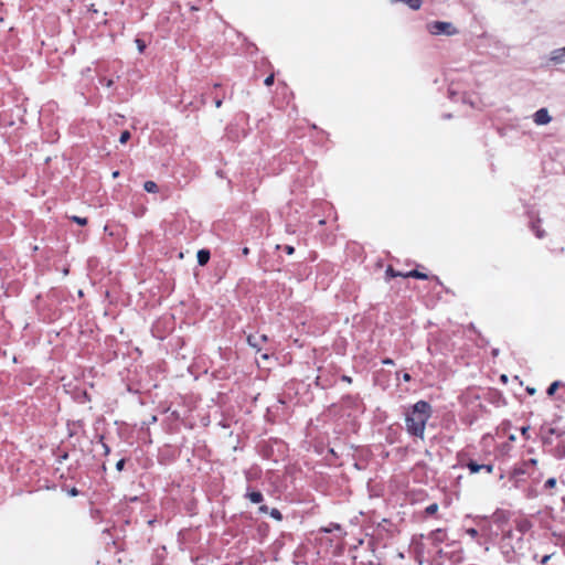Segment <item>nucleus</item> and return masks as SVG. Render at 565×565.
Listing matches in <instances>:
<instances>
[{
    "label": "nucleus",
    "instance_id": "1",
    "mask_svg": "<svg viewBox=\"0 0 565 565\" xmlns=\"http://www.w3.org/2000/svg\"><path fill=\"white\" fill-rule=\"evenodd\" d=\"M430 417V406L424 401L417 402L406 415L407 431L414 436L424 437L426 423Z\"/></svg>",
    "mask_w": 565,
    "mask_h": 565
},
{
    "label": "nucleus",
    "instance_id": "2",
    "mask_svg": "<svg viewBox=\"0 0 565 565\" xmlns=\"http://www.w3.org/2000/svg\"><path fill=\"white\" fill-rule=\"evenodd\" d=\"M427 31L431 35H455L458 33V30L454 26L451 22L446 21H433L426 24Z\"/></svg>",
    "mask_w": 565,
    "mask_h": 565
},
{
    "label": "nucleus",
    "instance_id": "3",
    "mask_svg": "<svg viewBox=\"0 0 565 565\" xmlns=\"http://www.w3.org/2000/svg\"><path fill=\"white\" fill-rule=\"evenodd\" d=\"M533 120L537 126H543L550 124L552 117L546 108H541L534 113Z\"/></svg>",
    "mask_w": 565,
    "mask_h": 565
},
{
    "label": "nucleus",
    "instance_id": "4",
    "mask_svg": "<svg viewBox=\"0 0 565 565\" xmlns=\"http://www.w3.org/2000/svg\"><path fill=\"white\" fill-rule=\"evenodd\" d=\"M548 62L553 65H559L565 63V46L555 49L550 53Z\"/></svg>",
    "mask_w": 565,
    "mask_h": 565
},
{
    "label": "nucleus",
    "instance_id": "5",
    "mask_svg": "<svg viewBox=\"0 0 565 565\" xmlns=\"http://www.w3.org/2000/svg\"><path fill=\"white\" fill-rule=\"evenodd\" d=\"M267 340L268 338L266 334H249L247 337L248 344L257 351L262 350L263 343Z\"/></svg>",
    "mask_w": 565,
    "mask_h": 565
},
{
    "label": "nucleus",
    "instance_id": "6",
    "mask_svg": "<svg viewBox=\"0 0 565 565\" xmlns=\"http://www.w3.org/2000/svg\"><path fill=\"white\" fill-rule=\"evenodd\" d=\"M391 2H404L408 8L413 10H418L422 7V0H391Z\"/></svg>",
    "mask_w": 565,
    "mask_h": 565
},
{
    "label": "nucleus",
    "instance_id": "7",
    "mask_svg": "<svg viewBox=\"0 0 565 565\" xmlns=\"http://www.w3.org/2000/svg\"><path fill=\"white\" fill-rule=\"evenodd\" d=\"M196 257L199 265L204 266L210 259V252L207 249H200Z\"/></svg>",
    "mask_w": 565,
    "mask_h": 565
},
{
    "label": "nucleus",
    "instance_id": "8",
    "mask_svg": "<svg viewBox=\"0 0 565 565\" xmlns=\"http://www.w3.org/2000/svg\"><path fill=\"white\" fill-rule=\"evenodd\" d=\"M143 189L149 193H157L158 192V185L153 181H146L143 184Z\"/></svg>",
    "mask_w": 565,
    "mask_h": 565
},
{
    "label": "nucleus",
    "instance_id": "9",
    "mask_svg": "<svg viewBox=\"0 0 565 565\" xmlns=\"http://www.w3.org/2000/svg\"><path fill=\"white\" fill-rule=\"evenodd\" d=\"M403 277H413V278H417V279H426L427 275L424 274V273H420L418 270H411V271L404 274Z\"/></svg>",
    "mask_w": 565,
    "mask_h": 565
},
{
    "label": "nucleus",
    "instance_id": "10",
    "mask_svg": "<svg viewBox=\"0 0 565 565\" xmlns=\"http://www.w3.org/2000/svg\"><path fill=\"white\" fill-rule=\"evenodd\" d=\"M247 497L253 503H259L263 501V494L260 492H250Z\"/></svg>",
    "mask_w": 565,
    "mask_h": 565
},
{
    "label": "nucleus",
    "instance_id": "11",
    "mask_svg": "<svg viewBox=\"0 0 565 565\" xmlns=\"http://www.w3.org/2000/svg\"><path fill=\"white\" fill-rule=\"evenodd\" d=\"M468 468L470 470L471 473H477L479 472L481 469H483V465H478L477 462H473V461H470L468 463Z\"/></svg>",
    "mask_w": 565,
    "mask_h": 565
},
{
    "label": "nucleus",
    "instance_id": "12",
    "mask_svg": "<svg viewBox=\"0 0 565 565\" xmlns=\"http://www.w3.org/2000/svg\"><path fill=\"white\" fill-rule=\"evenodd\" d=\"M71 220L82 226L87 224V218H85V217H79V216L74 215V216H71Z\"/></svg>",
    "mask_w": 565,
    "mask_h": 565
},
{
    "label": "nucleus",
    "instance_id": "13",
    "mask_svg": "<svg viewBox=\"0 0 565 565\" xmlns=\"http://www.w3.org/2000/svg\"><path fill=\"white\" fill-rule=\"evenodd\" d=\"M559 384H561V383H559L558 381L553 382V383L550 385V387L547 388V394H548L550 396H551V395H553V394L555 393V391L558 388Z\"/></svg>",
    "mask_w": 565,
    "mask_h": 565
},
{
    "label": "nucleus",
    "instance_id": "14",
    "mask_svg": "<svg viewBox=\"0 0 565 565\" xmlns=\"http://www.w3.org/2000/svg\"><path fill=\"white\" fill-rule=\"evenodd\" d=\"M129 139L130 132L128 130L122 131L119 138L120 143H126Z\"/></svg>",
    "mask_w": 565,
    "mask_h": 565
},
{
    "label": "nucleus",
    "instance_id": "15",
    "mask_svg": "<svg viewBox=\"0 0 565 565\" xmlns=\"http://www.w3.org/2000/svg\"><path fill=\"white\" fill-rule=\"evenodd\" d=\"M135 42L137 44L139 53H143V51L146 49V43L142 40H140V39H136Z\"/></svg>",
    "mask_w": 565,
    "mask_h": 565
},
{
    "label": "nucleus",
    "instance_id": "16",
    "mask_svg": "<svg viewBox=\"0 0 565 565\" xmlns=\"http://www.w3.org/2000/svg\"><path fill=\"white\" fill-rule=\"evenodd\" d=\"M437 510H438V504L433 503V504H430V505H428V507L426 508V513H427V514H434V513H436V512H437Z\"/></svg>",
    "mask_w": 565,
    "mask_h": 565
},
{
    "label": "nucleus",
    "instance_id": "17",
    "mask_svg": "<svg viewBox=\"0 0 565 565\" xmlns=\"http://www.w3.org/2000/svg\"><path fill=\"white\" fill-rule=\"evenodd\" d=\"M556 486V479L550 478L545 482V488H554Z\"/></svg>",
    "mask_w": 565,
    "mask_h": 565
},
{
    "label": "nucleus",
    "instance_id": "18",
    "mask_svg": "<svg viewBox=\"0 0 565 565\" xmlns=\"http://www.w3.org/2000/svg\"><path fill=\"white\" fill-rule=\"evenodd\" d=\"M264 83H265V85H266V86H270V85H273V83H274V75L271 74V75L267 76V77L265 78V82H264Z\"/></svg>",
    "mask_w": 565,
    "mask_h": 565
},
{
    "label": "nucleus",
    "instance_id": "19",
    "mask_svg": "<svg viewBox=\"0 0 565 565\" xmlns=\"http://www.w3.org/2000/svg\"><path fill=\"white\" fill-rule=\"evenodd\" d=\"M466 532L471 537H476L478 535V531L476 529H473V527L468 529Z\"/></svg>",
    "mask_w": 565,
    "mask_h": 565
},
{
    "label": "nucleus",
    "instance_id": "20",
    "mask_svg": "<svg viewBox=\"0 0 565 565\" xmlns=\"http://www.w3.org/2000/svg\"><path fill=\"white\" fill-rule=\"evenodd\" d=\"M386 274L390 275L391 277H397V276H403V274L401 273H395L392 268H388L386 270Z\"/></svg>",
    "mask_w": 565,
    "mask_h": 565
},
{
    "label": "nucleus",
    "instance_id": "21",
    "mask_svg": "<svg viewBox=\"0 0 565 565\" xmlns=\"http://www.w3.org/2000/svg\"><path fill=\"white\" fill-rule=\"evenodd\" d=\"M125 467V460L124 459H120L117 463H116V469L118 471H121Z\"/></svg>",
    "mask_w": 565,
    "mask_h": 565
},
{
    "label": "nucleus",
    "instance_id": "22",
    "mask_svg": "<svg viewBox=\"0 0 565 565\" xmlns=\"http://www.w3.org/2000/svg\"><path fill=\"white\" fill-rule=\"evenodd\" d=\"M271 516H273V518H275V519H277V520H280V519H281V514H280V512H279L278 510H276V509H274V510L271 511Z\"/></svg>",
    "mask_w": 565,
    "mask_h": 565
},
{
    "label": "nucleus",
    "instance_id": "23",
    "mask_svg": "<svg viewBox=\"0 0 565 565\" xmlns=\"http://www.w3.org/2000/svg\"><path fill=\"white\" fill-rule=\"evenodd\" d=\"M285 250H286V253H287L288 255H292V254H294V252H295V248H294L292 246H290V245H287V246L285 247Z\"/></svg>",
    "mask_w": 565,
    "mask_h": 565
},
{
    "label": "nucleus",
    "instance_id": "24",
    "mask_svg": "<svg viewBox=\"0 0 565 565\" xmlns=\"http://www.w3.org/2000/svg\"><path fill=\"white\" fill-rule=\"evenodd\" d=\"M526 529H527V523H526V522H524V523H520V524H519V530H520V532H522V533H523Z\"/></svg>",
    "mask_w": 565,
    "mask_h": 565
},
{
    "label": "nucleus",
    "instance_id": "25",
    "mask_svg": "<svg viewBox=\"0 0 565 565\" xmlns=\"http://www.w3.org/2000/svg\"><path fill=\"white\" fill-rule=\"evenodd\" d=\"M68 494L72 495V497H76L78 494V490L76 488H72L70 491H68Z\"/></svg>",
    "mask_w": 565,
    "mask_h": 565
},
{
    "label": "nucleus",
    "instance_id": "26",
    "mask_svg": "<svg viewBox=\"0 0 565 565\" xmlns=\"http://www.w3.org/2000/svg\"><path fill=\"white\" fill-rule=\"evenodd\" d=\"M483 469H486L488 473L493 471V467L491 465H483Z\"/></svg>",
    "mask_w": 565,
    "mask_h": 565
},
{
    "label": "nucleus",
    "instance_id": "27",
    "mask_svg": "<svg viewBox=\"0 0 565 565\" xmlns=\"http://www.w3.org/2000/svg\"><path fill=\"white\" fill-rule=\"evenodd\" d=\"M104 84H105L106 87H111L114 82H113V79H105Z\"/></svg>",
    "mask_w": 565,
    "mask_h": 565
},
{
    "label": "nucleus",
    "instance_id": "28",
    "mask_svg": "<svg viewBox=\"0 0 565 565\" xmlns=\"http://www.w3.org/2000/svg\"><path fill=\"white\" fill-rule=\"evenodd\" d=\"M527 431H529V427H523V428L521 429V433H522V435H523V436H526V435H527Z\"/></svg>",
    "mask_w": 565,
    "mask_h": 565
},
{
    "label": "nucleus",
    "instance_id": "29",
    "mask_svg": "<svg viewBox=\"0 0 565 565\" xmlns=\"http://www.w3.org/2000/svg\"><path fill=\"white\" fill-rule=\"evenodd\" d=\"M242 253H243V255H245V256H246V255H248V254H249V249H248V247H244V248L242 249Z\"/></svg>",
    "mask_w": 565,
    "mask_h": 565
},
{
    "label": "nucleus",
    "instance_id": "30",
    "mask_svg": "<svg viewBox=\"0 0 565 565\" xmlns=\"http://www.w3.org/2000/svg\"><path fill=\"white\" fill-rule=\"evenodd\" d=\"M404 381L408 382L411 380V375L408 373H405L403 375Z\"/></svg>",
    "mask_w": 565,
    "mask_h": 565
},
{
    "label": "nucleus",
    "instance_id": "31",
    "mask_svg": "<svg viewBox=\"0 0 565 565\" xmlns=\"http://www.w3.org/2000/svg\"><path fill=\"white\" fill-rule=\"evenodd\" d=\"M543 235H544V233H543V232H541V231H537V232H536V236H537L539 238H542V237H543Z\"/></svg>",
    "mask_w": 565,
    "mask_h": 565
},
{
    "label": "nucleus",
    "instance_id": "32",
    "mask_svg": "<svg viewBox=\"0 0 565 565\" xmlns=\"http://www.w3.org/2000/svg\"><path fill=\"white\" fill-rule=\"evenodd\" d=\"M221 105H222V100H221V99H217V100L215 102V106L218 108V107H221Z\"/></svg>",
    "mask_w": 565,
    "mask_h": 565
},
{
    "label": "nucleus",
    "instance_id": "33",
    "mask_svg": "<svg viewBox=\"0 0 565 565\" xmlns=\"http://www.w3.org/2000/svg\"><path fill=\"white\" fill-rule=\"evenodd\" d=\"M383 363H384V364H392V363H393V361H392V360H390V359H387V360H384V361H383Z\"/></svg>",
    "mask_w": 565,
    "mask_h": 565
},
{
    "label": "nucleus",
    "instance_id": "34",
    "mask_svg": "<svg viewBox=\"0 0 565 565\" xmlns=\"http://www.w3.org/2000/svg\"><path fill=\"white\" fill-rule=\"evenodd\" d=\"M118 175H119V172H118V171H115V172L113 173V177H114V178H117Z\"/></svg>",
    "mask_w": 565,
    "mask_h": 565
},
{
    "label": "nucleus",
    "instance_id": "35",
    "mask_svg": "<svg viewBox=\"0 0 565 565\" xmlns=\"http://www.w3.org/2000/svg\"><path fill=\"white\" fill-rule=\"evenodd\" d=\"M343 380L347 381V382H351V379L348 377V376H343Z\"/></svg>",
    "mask_w": 565,
    "mask_h": 565
},
{
    "label": "nucleus",
    "instance_id": "36",
    "mask_svg": "<svg viewBox=\"0 0 565 565\" xmlns=\"http://www.w3.org/2000/svg\"><path fill=\"white\" fill-rule=\"evenodd\" d=\"M527 392H529L530 394H533V393H534V390H533V388H527Z\"/></svg>",
    "mask_w": 565,
    "mask_h": 565
}]
</instances>
